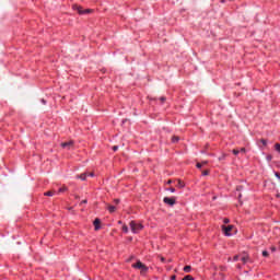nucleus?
<instances>
[{"label": "nucleus", "instance_id": "nucleus-6", "mask_svg": "<svg viewBox=\"0 0 280 280\" xmlns=\"http://www.w3.org/2000/svg\"><path fill=\"white\" fill-rule=\"evenodd\" d=\"M93 225H94V231H100V229H102V220H100V218H96L93 221Z\"/></svg>", "mask_w": 280, "mask_h": 280}, {"label": "nucleus", "instance_id": "nucleus-33", "mask_svg": "<svg viewBox=\"0 0 280 280\" xmlns=\"http://www.w3.org/2000/svg\"><path fill=\"white\" fill-rule=\"evenodd\" d=\"M243 188H244L243 186H237L236 191H242Z\"/></svg>", "mask_w": 280, "mask_h": 280}, {"label": "nucleus", "instance_id": "nucleus-41", "mask_svg": "<svg viewBox=\"0 0 280 280\" xmlns=\"http://www.w3.org/2000/svg\"><path fill=\"white\" fill-rule=\"evenodd\" d=\"M135 259V256H131L128 261H132Z\"/></svg>", "mask_w": 280, "mask_h": 280}, {"label": "nucleus", "instance_id": "nucleus-23", "mask_svg": "<svg viewBox=\"0 0 280 280\" xmlns=\"http://www.w3.org/2000/svg\"><path fill=\"white\" fill-rule=\"evenodd\" d=\"M267 161H268V163H270V161H272V154H267Z\"/></svg>", "mask_w": 280, "mask_h": 280}, {"label": "nucleus", "instance_id": "nucleus-12", "mask_svg": "<svg viewBox=\"0 0 280 280\" xmlns=\"http://www.w3.org/2000/svg\"><path fill=\"white\" fill-rule=\"evenodd\" d=\"M178 141H180V138L178 136H173L172 137V142L173 143H178Z\"/></svg>", "mask_w": 280, "mask_h": 280}, {"label": "nucleus", "instance_id": "nucleus-51", "mask_svg": "<svg viewBox=\"0 0 280 280\" xmlns=\"http://www.w3.org/2000/svg\"><path fill=\"white\" fill-rule=\"evenodd\" d=\"M277 198H280V195H277Z\"/></svg>", "mask_w": 280, "mask_h": 280}, {"label": "nucleus", "instance_id": "nucleus-25", "mask_svg": "<svg viewBox=\"0 0 280 280\" xmlns=\"http://www.w3.org/2000/svg\"><path fill=\"white\" fill-rule=\"evenodd\" d=\"M124 233H128V225H122Z\"/></svg>", "mask_w": 280, "mask_h": 280}, {"label": "nucleus", "instance_id": "nucleus-26", "mask_svg": "<svg viewBox=\"0 0 280 280\" xmlns=\"http://www.w3.org/2000/svg\"><path fill=\"white\" fill-rule=\"evenodd\" d=\"M166 100H167V98H165V96H161V97H160V102H162V104L165 103Z\"/></svg>", "mask_w": 280, "mask_h": 280}, {"label": "nucleus", "instance_id": "nucleus-52", "mask_svg": "<svg viewBox=\"0 0 280 280\" xmlns=\"http://www.w3.org/2000/svg\"><path fill=\"white\" fill-rule=\"evenodd\" d=\"M118 224H121V221H118Z\"/></svg>", "mask_w": 280, "mask_h": 280}, {"label": "nucleus", "instance_id": "nucleus-1", "mask_svg": "<svg viewBox=\"0 0 280 280\" xmlns=\"http://www.w3.org/2000/svg\"><path fill=\"white\" fill-rule=\"evenodd\" d=\"M132 268L140 270V275H145L149 270L148 266L143 265L141 260H138L136 264H133Z\"/></svg>", "mask_w": 280, "mask_h": 280}, {"label": "nucleus", "instance_id": "nucleus-54", "mask_svg": "<svg viewBox=\"0 0 280 280\" xmlns=\"http://www.w3.org/2000/svg\"><path fill=\"white\" fill-rule=\"evenodd\" d=\"M222 1V3H224V0H221Z\"/></svg>", "mask_w": 280, "mask_h": 280}, {"label": "nucleus", "instance_id": "nucleus-46", "mask_svg": "<svg viewBox=\"0 0 280 280\" xmlns=\"http://www.w3.org/2000/svg\"><path fill=\"white\" fill-rule=\"evenodd\" d=\"M276 176H277V178H280V174L279 173H276Z\"/></svg>", "mask_w": 280, "mask_h": 280}, {"label": "nucleus", "instance_id": "nucleus-50", "mask_svg": "<svg viewBox=\"0 0 280 280\" xmlns=\"http://www.w3.org/2000/svg\"><path fill=\"white\" fill-rule=\"evenodd\" d=\"M238 198H242V195H238Z\"/></svg>", "mask_w": 280, "mask_h": 280}, {"label": "nucleus", "instance_id": "nucleus-13", "mask_svg": "<svg viewBox=\"0 0 280 280\" xmlns=\"http://www.w3.org/2000/svg\"><path fill=\"white\" fill-rule=\"evenodd\" d=\"M54 194H55L54 190H49V191H46V192L44 194V196H49V197H51V196H54Z\"/></svg>", "mask_w": 280, "mask_h": 280}, {"label": "nucleus", "instance_id": "nucleus-53", "mask_svg": "<svg viewBox=\"0 0 280 280\" xmlns=\"http://www.w3.org/2000/svg\"><path fill=\"white\" fill-rule=\"evenodd\" d=\"M172 259H168V262L171 264Z\"/></svg>", "mask_w": 280, "mask_h": 280}, {"label": "nucleus", "instance_id": "nucleus-48", "mask_svg": "<svg viewBox=\"0 0 280 280\" xmlns=\"http://www.w3.org/2000/svg\"><path fill=\"white\" fill-rule=\"evenodd\" d=\"M237 268H238V270H241V269H242V266L238 265Z\"/></svg>", "mask_w": 280, "mask_h": 280}, {"label": "nucleus", "instance_id": "nucleus-35", "mask_svg": "<svg viewBox=\"0 0 280 280\" xmlns=\"http://www.w3.org/2000/svg\"><path fill=\"white\" fill-rule=\"evenodd\" d=\"M114 202H115L116 205H119V202H121V200H120V199H114Z\"/></svg>", "mask_w": 280, "mask_h": 280}, {"label": "nucleus", "instance_id": "nucleus-18", "mask_svg": "<svg viewBox=\"0 0 280 280\" xmlns=\"http://www.w3.org/2000/svg\"><path fill=\"white\" fill-rule=\"evenodd\" d=\"M224 159H226V154L222 153L221 156L219 158V161H224Z\"/></svg>", "mask_w": 280, "mask_h": 280}, {"label": "nucleus", "instance_id": "nucleus-5", "mask_svg": "<svg viewBox=\"0 0 280 280\" xmlns=\"http://www.w3.org/2000/svg\"><path fill=\"white\" fill-rule=\"evenodd\" d=\"M163 202H164L165 205H168V207H174V205H176V198H175V197H172V198L165 197V198L163 199Z\"/></svg>", "mask_w": 280, "mask_h": 280}, {"label": "nucleus", "instance_id": "nucleus-27", "mask_svg": "<svg viewBox=\"0 0 280 280\" xmlns=\"http://www.w3.org/2000/svg\"><path fill=\"white\" fill-rule=\"evenodd\" d=\"M196 167H197L198 170H200V168L202 167V163L198 162V163L196 164Z\"/></svg>", "mask_w": 280, "mask_h": 280}, {"label": "nucleus", "instance_id": "nucleus-45", "mask_svg": "<svg viewBox=\"0 0 280 280\" xmlns=\"http://www.w3.org/2000/svg\"><path fill=\"white\" fill-rule=\"evenodd\" d=\"M68 211H73V207H69V208H68Z\"/></svg>", "mask_w": 280, "mask_h": 280}, {"label": "nucleus", "instance_id": "nucleus-36", "mask_svg": "<svg viewBox=\"0 0 280 280\" xmlns=\"http://www.w3.org/2000/svg\"><path fill=\"white\" fill-rule=\"evenodd\" d=\"M233 259H234V261H237V259H240V256H238V255H235V256L233 257Z\"/></svg>", "mask_w": 280, "mask_h": 280}, {"label": "nucleus", "instance_id": "nucleus-21", "mask_svg": "<svg viewBox=\"0 0 280 280\" xmlns=\"http://www.w3.org/2000/svg\"><path fill=\"white\" fill-rule=\"evenodd\" d=\"M209 173H210L209 170H205V171L202 172V176H209Z\"/></svg>", "mask_w": 280, "mask_h": 280}, {"label": "nucleus", "instance_id": "nucleus-39", "mask_svg": "<svg viewBox=\"0 0 280 280\" xmlns=\"http://www.w3.org/2000/svg\"><path fill=\"white\" fill-rule=\"evenodd\" d=\"M171 280H176V275L171 276Z\"/></svg>", "mask_w": 280, "mask_h": 280}, {"label": "nucleus", "instance_id": "nucleus-44", "mask_svg": "<svg viewBox=\"0 0 280 280\" xmlns=\"http://www.w3.org/2000/svg\"><path fill=\"white\" fill-rule=\"evenodd\" d=\"M241 152H246V148H242V149H241Z\"/></svg>", "mask_w": 280, "mask_h": 280}, {"label": "nucleus", "instance_id": "nucleus-37", "mask_svg": "<svg viewBox=\"0 0 280 280\" xmlns=\"http://www.w3.org/2000/svg\"><path fill=\"white\" fill-rule=\"evenodd\" d=\"M86 202H89L86 199L81 201V205H86Z\"/></svg>", "mask_w": 280, "mask_h": 280}, {"label": "nucleus", "instance_id": "nucleus-32", "mask_svg": "<svg viewBox=\"0 0 280 280\" xmlns=\"http://www.w3.org/2000/svg\"><path fill=\"white\" fill-rule=\"evenodd\" d=\"M160 257V260L162 261V264H165V257L163 256H159Z\"/></svg>", "mask_w": 280, "mask_h": 280}, {"label": "nucleus", "instance_id": "nucleus-43", "mask_svg": "<svg viewBox=\"0 0 280 280\" xmlns=\"http://www.w3.org/2000/svg\"><path fill=\"white\" fill-rule=\"evenodd\" d=\"M166 184L172 185V179H168Z\"/></svg>", "mask_w": 280, "mask_h": 280}, {"label": "nucleus", "instance_id": "nucleus-4", "mask_svg": "<svg viewBox=\"0 0 280 280\" xmlns=\"http://www.w3.org/2000/svg\"><path fill=\"white\" fill-rule=\"evenodd\" d=\"M221 229H222L224 235H226V237H231V231H233L234 225H228V226L222 225Z\"/></svg>", "mask_w": 280, "mask_h": 280}, {"label": "nucleus", "instance_id": "nucleus-9", "mask_svg": "<svg viewBox=\"0 0 280 280\" xmlns=\"http://www.w3.org/2000/svg\"><path fill=\"white\" fill-rule=\"evenodd\" d=\"M107 210L109 211V213H115V211H117V207L107 205Z\"/></svg>", "mask_w": 280, "mask_h": 280}, {"label": "nucleus", "instance_id": "nucleus-38", "mask_svg": "<svg viewBox=\"0 0 280 280\" xmlns=\"http://www.w3.org/2000/svg\"><path fill=\"white\" fill-rule=\"evenodd\" d=\"M42 104H44L45 106V104H47V101H45V98H42Z\"/></svg>", "mask_w": 280, "mask_h": 280}, {"label": "nucleus", "instance_id": "nucleus-49", "mask_svg": "<svg viewBox=\"0 0 280 280\" xmlns=\"http://www.w3.org/2000/svg\"><path fill=\"white\" fill-rule=\"evenodd\" d=\"M129 241L132 242V237H130Z\"/></svg>", "mask_w": 280, "mask_h": 280}, {"label": "nucleus", "instance_id": "nucleus-16", "mask_svg": "<svg viewBox=\"0 0 280 280\" xmlns=\"http://www.w3.org/2000/svg\"><path fill=\"white\" fill-rule=\"evenodd\" d=\"M92 12H93V9H85L83 11V14H92Z\"/></svg>", "mask_w": 280, "mask_h": 280}, {"label": "nucleus", "instance_id": "nucleus-47", "mask_svg": "<svg viewBox=\"0 0 280 280\" xmlns=\"http://www.w3.org/2000/svg\"><path fill=\"white\" fill-rule=\"evenodd\" d=\"M39 110H45V107H40Z\"/></svg>", "mask_w": 280, "mask_h": 280}, {"label": "nucleus", "instance_id": "nucleus-40", "mask_svg": "<svg viewBox=\"0 0 280 280\" xmlns=\"http://www.w3.org/2000/svg\"><path fill=\"white\" fill-rule=\"evenodd\" d=\"M207 163H209L208 161H203L201 162V165H207Z\"/></svg>", "mask_w": 280, "mask_h": 280}, {"label": "nucleus", "instance_id": "nucleus-17", "mask_svg": "<svg viewBox=\"0 0 280 280\" xmlns=\"http://www.w3.org/2000/svg\"><path fill=\"white\" fill-rule=\"evenodd\" d=\"M275 151L280 153V143L275 144Z\"/></svg>", "mask_w": 280, "mask_h": 280}, {"label": "nucleus", "instance_id": "nucleus-42", "mask_svg": "<svg viewBox=\"0 0 280 280\" xmlns=\"http://www.w3.org/2000/svg\"><path fill=\"white\" fill-rule=\"evenodd\" d=\"M89 176H95V173H93V172H91L90 174H89Z\"/></svg>", "mask_w": 280, "mask_h": 280}, {"label": "nucleus", "instance_id": "nucleus-7", "mask_svg": "<svg viewBox=\"0 0 280 280\" xmlns=\"http://www.w3.org/2000/svg\"><path fill=\"white\" fill-rule=\"evenodd\" d=\"M73 145H74L73 140H70L68 142H62L61 143V148H73Z\"/></svg>", "mask_w": 280, "mask_h": 280}, {"label": "nucleus", "instance_id": "nucleus-30", "mask_svg": "<svg viewBox=\"0 0 280 280\" xmlns=\"http://www.w3.org/2000/svg\"><path fill=\"white\" fill-rule=\"evenodd\" d=\"M168 191H171V194H174V191H176V188L171 187V188H168Z\"/></svg>", "mask_w": 280, "mask_h": 280}, {"label": "nucleus", "instance_id": "nucleus-2", "mask_svg": "<svg viewBox=\"0 0 280 280\" xmlns=\"http://www.w3.org/2000/svg\"><path fill=\"white\" fill-rule=\"evenodd\" d=\"M129 225H130L132 233H139V231H143V224H141V223L137 224V222L131 221L129 223Z\"/></svg>", "mask_w": 280, "mask_h": 280}, {"label": "nucleus", "instance_id": "nucleus-34", "mask_svg": "<svg viewBox=\"0 0 280 280\" xmlns=\"http://www.w3.org/2000/svg\"><path fill=\"white\" fill-rule=\"evenodd\" d=\"M59 191H60V192L67 191V187L59 188Z\"/></svg>", "mask_w": 280, "mask_h": 280}, {"label": "nucleus", "instance_id": "nucleus-3", "mask_svg": "<svg viewBox=\"0 0 280 280\" xmlns=\"http://www.w3.org/2000/svg\"><path fill=\"white\" fill-rule=\"evenodd\" d=\"M13 242H14V237L3 238L1 241V246H3V248H10Z\"/></svg>", "mask_w": 280, "mask_h": 280}, {"label": "nucleus", "instance_id": "nucleus-8", "mask_svg": "<svg viewBox=\"0 0 280 280\" xmlns=\"http://www.w3.org/2000/svg\"><path fill=\"white\" fill-rule=\"evenodd\" d=\"M73 10H77L78 14H84V10L82 9L81 5L74 4L72 7Z\"/></svg>", "mask_w": 280, "mask_h": 280}, {"label": "nucleus", "instance_id": "nucleus-19", "mask_svg": "<svg viewBox=\"0 0 280 280\" xmlns=\"http://www.w3.org/2000/svg\"><path fill=\"white\" fill-rule=\"evenodd\" d=\"M262 257H270V254L268 253V250L262 252Z\"/></svg>", "mask_w": 280, "mask_h": 280}, {"label": "nucleus", "instance_id": "nucleus-14", "mask_svg": "<svg viewBox=\"0 0 280 280\" xmlns=\"http://www.w3.org/2000/svg\"><path fill=\"white\" fill-rule=\"evenodd\" d=\"M184 272H191V266H185Z\"/></svg>", "mask_w": 280, "mask_h": 280}, {"label": "nucleus", "instance_id": "nucleus-24", "mask_svg": "<svg viewBox=\"0 0 280 280\" xmlns=\"http://www.w3.org/2000/svg\"><path fill=\"white\" fill-rule=\"evenodd\" d=\"M260 143H262V145H268V141H266V139H261Z\"/></svg>", "mask_w": 280, "mask_h": 280}, {"label": "nucleus", "instance_id": "nucleus-28", "mask_svg": "<svg viewBox=\"0 0 280 280\" xmlns=\"http://www.w3.org/2000/svg\"><path fill=\"white\" fill-rule=\"evenodd\" d=\"M229 222H231V220H229V218L223 219L224 224H229Z\"/></svg>", "mask_w": 280, "mask_h": 280}, {"label": "nucleus", "instance_id": "nucleus-11", "mask_svg": "<svg viewBox=\"0 0 280 280\" xmlns=\"http://www.w3.org/2000/svg\"><path fill=\"white\" fill-rule=\"evenodd\" d=\"M77 178H80V180H86V173H82L80 175H77Z\"/></svg>", "mask_w": 280, "mask_h": 280}, {"label": "nucleus", "instance_id": "nucleus-20", "mask_svg": "<svg viewBox=\"0 0 280 280\" xmlns=\"http://www.w3.org/2000/svg\"><path fill=\"white\" fill-rule=\"evenodd\" d=\"M248 259H249V257H248V256H244V257H242V261H243V264H246V261H248Z\"/></svg>", "mask_w": 280, "mask_h": 280}, {"label": "nucleus", "instance_id": "nucleus-22", "mask_svg": "<svg viewBox=\"0 0 280 280\" xmlns=\"http://www.w3.org/2000/svg\"><path fill=\"white\" fill-rule=\"evenodd\" d=\"M232 152H233V154H235V156H237V154H240V150H237V149H233Z\"/></svg>", "mask_w": 280, "mask_h": 280}, {"label": "nucleus", "instance_id": "nucleus-31", "mask_svg": "<svg viewBox=\"0 0 280 280\" xmlns=\"http://www.w3.org/2000/svg\"><path fill=\"white\" fill-rule=\"evenodd\" d=\"M118 150H119V147H117V145H114V147H113V151H114V152H117Z\"/></svg>", "mask_w": 280, "mask_h": 280}, {"label": "nucleus", "instance_id": "nucleus-29", "mask_svg": "<svg viewBox=\"0 0 280 280\" xmlns=\"http://www.w3.org/2000/svg\"><path fill=\"white\" fill-rule=\"evenodd\" d=\"M270 250H271V253H277V247L271 246V247H270Z\"/></svg>", "mask_w": 280, "mask_h": 280}, {"label": "nucleus", "instance_id": "nucleus-15", "mask_svg": "<svg viewBox=\"0 0 280 280\" xmlns=\"http://www.w3.org/2000/svg\"><path fill=\"white\" fill-rule=\"evenodd\" d=\"M182 280H195L191 275L185 276Z\"/></svg>", "mask_w": 280, "mask_h": 280}, {"label": "nucleus", "instance_id": "nucleus-10", "mask_svg": "<svg viewBox=\"0 0 280 280\" xmlns=\"http://www.w3.org/2000/svg\"><path fill=\"white\" fill-rule=\"evenodd\" d=\"M177 187H178L179 189H185V182L178 179V180H177Z\"/></svg>", "mask_w": 280, "mask_h": 280}]
</instances>
